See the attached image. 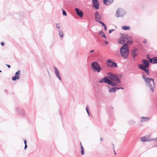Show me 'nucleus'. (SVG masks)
I'll return each instance as SVG.
<instances>
[{"instance_id":"obj_1","label":"nucleus","mask_w":157,"mask_h":157,"mask_svg":"<svg viewBox=\"0 0 157 157\" xmlns=\"http://www.w3.org/2000/svg\"><path fill=\"white\" fill-rule=\"evenodd\" d=\"M104 82L113 87L116 86L118 83H120L121 81L115 74L111 72L108 73L107 76H105L100 79L98 83Z\"/></svg>"},{"instance_id":"obj_2","label":"nucleus","mask_w":157,"mask_h":157,"mask_svg":"<svg viewBox=\"0 0 157 157\" xmlns=\"http://www.w3.org/2000/svg\"><path fill=\"white\" fill-rule=\"evenodd\" d=\"M132 39V37L131 36L130 38L127 40V42L123 44V45L120 48V54L121 56L124 58V59L128 58L129 51L128 45H131L133 43V42Z\"/></svg>"},{"instance_id":"obj_3","label":"nucleus","mask_w":157,"mask_h":157,"mask_svg":"<svg viewBox=\"0 0 157 157\" xmlns=\"http://www.w3.org/2000/svg\"><path fill=\"white\" fill-rule=\"evenodd\" d=\"M142 77L144 79L146 86L149 88L152 92L154 91V88L155 87L154 79L153 78L146 77V75L143 74Z\"/></svg>"},{"instance_id":"obj_4","label":"nucleus","mask_w":157,"mask_h":157,"mask_svg":"<svg viewBox=\"0 0 157 157\" xmlns=\"http://www.w3.org/2000/svg\"><path fill=\"white\" fill-rule=\"evenodd\" d=\"M91 66L93 71L94 72L99 73L102 68L100 67V64L97 62L95 61L91 63Z\"/></svg>"},{"instance_id":"obj_5","label":"nucleus","mask_w":157,"mask_h":157,"mask_svg":"<svg viewBox=\"0 0 157 157\" xmlns=\"http://www.w3.org/2000/svg\"><path fill=\"white\" fill-rule=\"evenodd\" d=\"M141 63L143 64H139L138 68L140 69H142V68H148L150 65V62L146 59H143L141 60Z\"/></svg>"},{"instance_id":"obj_6","label":"nucleus","mask_w":157,"mask_h":157,"mask_svg":"<svg viewBox=\"0 0 157 157\" xmlns=\"http://www.w3.org/2000/svg\"><path fill=\"white\" fill-rule=\"evenodd\" d=\"M106 65L107 67L112 68H116L118 67L117 63L111 59L107 60Z\"/></svg>"},{"instance_id":"obj_7","label":"nucleus","mask_w":157,"mask_h":157,"mask_svg":"<svg viewBox=\"0 0 157 157\" xmlns=\"http://www.w3.org/2000/svg\"><path fill=\"white\" fill-rule=\"evenodd\" d=\"M126 13V12L123 9L118 8L116 11V16L117 17H122Z\"/></svg>"},{"instance_id":"obj_8","label":"nucleus","mask_w":157,"mask_h":157,"mask_svg":"<svg viewBox=\"0 0 157 157\" xmlns=\"http://www.w3.org/2000/svg\"><path fill=\"white\" fill-rule=\"evenodd\" d=\"M95 19L96 22H98L101 24L104 23L101 21L102 20L101 16L99 14L98 12L97 11L95 12Z\"/></svg>"},{"instance_id":"obj_9","label":"nucleus","mask_w":157,"mask_h":157,"mask_svg":"<svg viewBox=\"0 0 157 157\" xmlns=\"http://www.w3.org/2000/svg\"><path fill=\"white\" fill-rule=\"evenodd\" d=\"M93 7L96 10L99 9L100 4L98 0H92Z\"/></svg>"},{"instance_id":"obj_10","label":"nucleus","mask_w":157,"mask_h":157,"mask_svg":"<svg viewBox=\"0 0 157 157\" xmlns=\"http://www.w3.org/2000/svg\"><path fill=\"white\" fill-rule=\"evenodd\" d=\"M21 75V71L19 70L17 71L15 73L14 76L12 77V80L13 81H16V80H18L20 78V75Z\"/></svg>"},{"instance_id":"obj_11","label":"nucleus","mask_w":157,"mask_h":157,"mask_svg":"<svg viewBox=\"0 0 157 157\" xmlns=\"http://www.w3.org/2000/svg\"><path fill=\"white\" fill-rule=\"evenodd\" d=\"M126 41V39L125 38H124L123 36L121 35L120 37L118 39V42L120 44L123 45V44H124V43Z\"/></svg>"},{"instance_id":"obj_12","label":"nucleus","mask_w":157,"mask_h":157,"mask_svg":"<svg viewBox=\"0 0 157 157\" xmlns=\"http://www.w3.org/2000/svg\"><path fill=\"white\" fill-rule=\"evenodd\" d=\"M75 11L77 15L80 17H82L83 16V12L79 8H76L75 9Z\"/></svg>"},{"instance_id":"obj_13","label":"nucleus","mask_w":157,"mask_h":157,"mask_svg":"<svg viewBox=\"0 0 157 157\" xmlns=\"http://www.w3.org/2000/svg\"><path fill=\"white\" fill-rule=\"evenodd\" d=\"M153 140L151 138H149L147 136L142 137L140 138L141 140L143 142H150Z\"/></svg>"},{"instance_id":"obj_14","label":"nucleus","mask_w":157,"mask_h":157,"mask_svg":"<svg viewBox=\"0 0 157 157\" xmlns=\"http://www.w3.org/2000/svg\"><path fill=\"white\" fill-rule=\"evenodd\" d=\"M53 68L54 69L55 71V74L56 77L59 78V80L60 81H61V78L60 75L59 71L58 68L56 67H54Z\"/></svg>"},{"instance_id":"obj_15","label":"nucleus","mask_w":157,"mask_h":157,"mask_svg":"<svg viewBox=\"0 0 157 157\" xmlns=\"http://www.w3.org/2000/svg\"><path fill=\"white\" fill-rule=\"evenodd\" d=\"M148 59L151 64H153L157 63V59L155 57L151 58L148 57Z\"/></svg>"},{"instance_id":"obj_16","label":"nucleus","mask_w":157,"mask_h":157,"mask_svg":"<svg viewBox=\"0 0 157 157\" xmlns=\"http://www.w3.org/2000/svg\"><path fill=\"white\" fill-rule=\"evenodd\" d=\"M16 109L17 113L21 116H24L25 115L24 110L23 109L16 108Z\"/></svg>"},{"instance_id":"obj_17","label":"nucleus","mask_w":157,"mask_h":157,"mask_svg":"<svg viewBox=\"0 0 157 157\" xmlns=\"http://www.w3.org/2000/svg\"><path fill=\"white\" fill-rule=\"evenodd\" d=\"M138 50V49L135 48H134L131 51V55L133 58H134L137 55L136 52Z\"/></svg>"},{"instance_id":"obj_18","label":"nucleus","mask_w":157,"mask_h":157,"mask_svg":"<svg viewBox=\"0 0 157 157\" xmlns=\"http://www.w3.org/2000/svg\"><path fill=\"white\" fill-rule=\"evenodd\" d=\"M114 0H103V2L104 4L106 5H108L113 3Z\"/></svg>"},{"instance_id":"obj_19","label":"nucleus","mask_w":157,"mask_h":157,"mask_svg":"<svg viewBox=\"0 0 157 157\" xmlns=\"http://www.w3.org/2000/svg\"><path fill=\"white\" fill-rule=\"evenodd\" d=\"M108 88H109V91L110 93L115 92L117 90V87H111L110 88H109V86H108Z\"/></svg>"},{"instance_id":"obj_20","label":"nucleus","mask_w":157,"mask_h":157,"mask_svg":"<svg viewBox=\"0 0 157 157\" xmlns=\"http://www.w3.org/2000/svg\"><path fill=\"white\" fill-rule=\"evenodd\" d=\"M141 70L145 72L147 75L150 76V70L149 68H143L142 69H141Z\"/></svg>"},{"instance_id":"obj_21","label":"nucleus","mask_w":157,"mask_h":157,"mask_svg":"<svg viewBox=\"0 0 157 157\" xmlns=\"http://www.w3.org/2000/svg\"><path fill=\"white\" fill-rule=\"evenodd\" d=\"M98 34L99 35H101V37L105 38H106V36L105 35L104 33L102 30L98 32Z\"/></svg>"},{"instance_id":"obj_22","label":"nucleus","mask_w":157,"mask_h":157,"mask_svg":"<svg viewBox=\"0 0 157 157\" xmlns=\"http://www.w3.org/2000/svg\"><path fill=\"white\" fill-rule=\"evenodd\" d=\"M141 122L147 121L150 119V118L148 117H141Z\"/></svg>"},{"instance_id":"obj_23","label":"nucleus","mask_w":157,"mask_h":157,"mask_svg":"<svg viewBox=\"0 0 157 157\" xmlns=\"http://www.w3.org/2000/svg\"><path fill=\"white\" fill-rule=\"evenodd\" d=\"M121 28L123 30H128L130 29V27L128 26L124 25L122 26Z\"/></svg>"},{"instance_id":"obj_24","label":"nucleus","mask_w":157,"mask_h":157,"mask_svg":"<svg viewBox=\"0 0 157 157\" xmlns=\"http://www.w3.org/2000/svg\"><path fill=\"white\" fill-rule=\"evenodd\" d=\"M80 146H81V153L82 155H83L84 154V148L82 146L81 142H80Z\"/></svg>"},{"instance_id":"obj_25","label":"nucleus","mask_w":157,"mask_h":157,"mask_svg":"<svg viewBox=\"0 0 157 157\" xmlns=\"http://www.w3.org/2000/svg\"><path fill=\"white\" fill-rule=\"evenodd\" d=\"M59 33V35L61 38H62L63 37V32L62 30H58Z\"/></svg>"},{"instance_id":"obj_26","label":"nucleus","mask_w":157,"mask_h":157,"mask_svg":"<svg viewBox=\"0 0 157 157\" xmlns=\"http://www.w3.org/2000/svg\"><path fill=\"white\" fill-rule=\"evenodd\" d=\"M128 123L130 125H132L135 123V121L133 120H131L128 121Z\"/></svg>"},{"instance_id":"obj_27","label":"nucleus","mask_w":157,"mask_h":157,"mask_svg":"<svg viewBox=\"0 0 157 157\" xmlns=\"http://www.w3.org/2000/svg\"><path fill=\"white\" fill-rule=\"evenodd\" d=\"M121 35H123V37H124V38H125L126 39V40L129 38H130V37L131 36H128V34L125 35L124 34H122Z\"/></svg>"},{"instance_id":"obj_28","label":"nucleus","mask_w":157,"mask_h":157,"mask_svg":"<svg viewBox=\"0 0 157 157\" xmlns=\"http://www.w3.org/2000/svg\"><path fill=\"white\" fill-rule=\"evenodd\" d=\"M63 12V15L64 16H66L67 15L66 11L63 9H61Z\"/></svg>"},{"instance_id":"obj_29","label":"nucleus","mask_w":157,"mask_h":157,"mask_svg":"<svg viewBox=\"0 0 157 157\" xmlns=\"http://www.w3.org/2000/svg\"><path fill=\"white\" fill-rule=\"evenodd\" d=\"M119 79H120V78H121L122 77V74H115Z\"/></svg>"},{"instance_id":"obj_30","label":"nucleus","mask_w":157,"mask_h":157,"mask_svg":"<svg viewBox=\"0 0 157 157\" xmlns=\"http://www.w3.org/2000/svg\"><path fill=\"white\" fill-rule=\"evenodd\" d=\"M101 25L104 27V30L105 31H106L107 29V27L105 24L104 23H103Z\"/></svg>"},{"instance_id":"obj_31","label":"nucleus","mask_w":157,"mask_h":157,"mask_svg":"<svg viewBox=\"0 0 157 157\" xmlns=\"http://www.w3.org/2000/svg\"><path fill=\"white\" fill-rule=\"evenodd\" d=\"M60 23H56V27L58 29H59L60 28Z\"/></svg>"},{"instance_id":"obj_32","label":"nucleus","mask_w":157,"mask_h":157,"mask_svg":"<svg viewBox=\"0 0 157 157\" xmlns=\"http://www.w3.org/2000/svg\"><path fill=\"white\" fill-rule=\"evenodd\" d=\"M86 110L87 113H89V108L88 105H87L86 106Z\"/></svg>"},{"instance_id":"obj_33","label":"nucleus","mask_w":157,"mask_h":157,"mask_svg":"<svg viewBox=\"0 0 157 157\" xmlns=\"http://www.w3.org/2000/svg\"><path fill=\"white\" fill-rule=\"evenodd\" d=\"M115 29H111L109 30L108 32L109 33H111L112 32L114 31H115Z\"/></svg>"},{"instance_id":"obj_34","label":"nucleus","mask_w":157,"mask_h":157,"mask_svg":"<svg viewBox=\"0 0 157 157\" xmlns=\"http://www.w3.org/2000/svg\"><path fill=\"white\" fill-rule=\"evenodd\" d=\"M1 44L2 46H3L5 45V43L2 41L1 42Z\"/></svg>"},{"instance_id":"obj_35","label":"nucleus","mask_w":157,"mask_h":157,"mask_svg":"<svg viewBox=\"0 0 157 157\" xmlns=\"http://www.w3.org/2000/svg\"><path fill=\"white\" fill-rule=\"evenodd\" d=\"M143 43H147V40L146 39H144L143 41Z\"/></svg>"},{"instance_id":"obj_36","label":"nucleus","mask_w":157,"mask_h":157,"mask_svg":"<svg viewBox=\"0 0 157 157\" xmlns=\"http://www.w3.org/2000/svg\"><path fill=\"white\" fill-rule=\"evenodd\" d=\"M117 90H118L120 89H122V90L124 89V88L123 87H117Z\"/></svg>"},{"instance_id":"obj_37","label":"nucleus","mask_w":157,"mask_h":157,"mask_svg":"<svg viewBox=\"0 0 157 157\" xmlns=\"http://www.w3.org/2000/svg\"><path fill=\"white\" fill-rule=\"evenodd\" d=\"M24 141L25 145L27 144V141L26 139L24 140Z\"/></svg>"},{"instance_id":"obj_38","label":"nucleus","mask_w":157,"mask_h":157,"mask_svg":"<svg viewBox=\"0 0 157 157\" xmlns=\"http://www.w3.org/2000/svg\"><path fill=\"white\" fill-rule=\"evenodd\" d=\"M27 147V144H25V147H24V150H26Z\"/></svg>"},{"instance_id":"obj_39","label":"nucleus","mask_w":157,"mask_h":157,"mask_svg":"<svg viewBox=\"0 0 157 157\" xmlns=\"http://www.w3.org/2000/svg\"><path fill=\"white\" fill-rule=\"evenodd\" d=\"M6 65L8 67V68H10L11 67L10 65L8 64H6Z\"/></svg>"},{"instance_id":"obj_40","label":"nucleus","mask_w":157,"mask_h":157,"mask_svg":"<svg viewBox=\"0 0 157 157\" xmlns=\"http://www.w3.org/2000/svg\"><path fill=\"white\" fill-rule=\"evenodd\" d=\"M104 42L106 44H107L109 43V42L105 40Z\"/></svg>"},{"instance_id":"obj_41","label":"nucleus","mask_w":157,"mask_h":157,"mask_svg":"<svg viewBox=\"0 0 157 157\" xmlns=\"http://www.w3.org/2000/svg\"><path fill=\"white\" fill-rule=\"evenodd\" d=\"M94 51V50H90V53H92Z\"/></svg>"},{"instance_id":"obj_42","label":"nucleus","mask_w":157,"mask_h":157,"mask_svg":"<svg viewBox=\"0 0 157 157\" xmlns=\"http://www.w3.org/2000/svg\"><path fill=\"white\" fill-rule=\"evenodd\" d=\"M153 139V140H157V137L155 138H154V139Z\"/></svg>"},{"instance_id":"obj_43","label":"nucleus","mask_w":157,"mask_h":157,"mask_svg":"<svg viewBox=\"0 0 157 157\" xmlns=\"http://www.w3.org/2000/svg\"><path fill=\"white\" fill-rule=\"evenodd\" d=\"M5 92L6 93V94H7L8 93V91L6 89L5 90Z\"/></svg>"},{"instance_id":"obj_44","label":"nucleus","mask_w":157,"mask_h":157,"mask_svg":"<svg viewBox=\"0 0 157 157\" xmlns=\"http://www.w3.org/2000/svg\"><path fill=\"white\" fill-rule=\"evenodd\" d=\"M103 140V138L101 137L100 139V141H102Z\"/></svg>"},{"instance_id":"obj_45","label":"nucleus","mask_w":157,"mask_h":157,"mask_svg":"<svg viewBox=\"0 0 157 157\" xmlns=\"http://www.w3.org/2000/svg\"><path fill=\"white\" fill-rule=\"evenodd\" d=\"M88 115L89 116H90V112L89 113H87Z\"/></svg>"},{"instance_id":"obj_46","label":"nucleus","mask_w":157,"mask_h":157,"mask_svg":"<svg viewBox=\"0 0 157 157\" xmlns=\"http://www.w3.org/2000/svg\"><path fill=\"white\" fill-rule=\"evenodd\" d=\"M112 145L113 146V148L114 149V145L113 144V143H112Z\"/></svg>"},{"instance_id":"obj_47","label":"nucleus","mask_w":157,"mask_h":157,"mask_svg":"<svg viewBox=\"0 0 157 157\" xmlns=\"http://www.w3.org/2000/svg\"><path fill=\"white\" fill-rule=\"evenodd\" d=\"M157 147V145H155L154 146H153V147Z\"/></svg>"},{"instance_id":"obj_48","label":"nucleus","mask_w":157,"mask_h":157,"mask_svg":"<svg viewBox=\"0 0 157 157\" xmlns=\"http://www.w3.org/2000/svg\"><path fill=\"white\" fill-rule=\"evenodd\" d=\"M111 108H112L113 109V107L112 106H111Z\"/></svg>"},{"instance_id":"obj_49","label":"nucleus","mask_w":157,"mask_h":157,"mask_svg":"<svg viewBox=\"0 0 157 157\" xmlns=\"http://www.w3.org/2000/svg\"><path fill=\"white\" fill-rule=\"evenodd\" d=\"M115 27L116 29L117 28V27L116 26H115Z\"/></svg>"},{"instance_id":"obj_50","label":"nucleus","mask_w":157,"mask_h":157,"mask_svg":"<svg viewBox=\"0 0 157 157\" xmlns=\"http://www.w3.org/2000/svg\"><path fill=\"white\" fill-rule=\"evenodd\" d=\"M2 72V71L0 70V72Z\"/></svg>"},{"instance_id":"obj_51","label":"nucleus","mask_w":157,"mask_h":157,"mask_svg":"<svg viewBox=\"0 0 157 157\" xmlns=\"http://www.w3.org/2000/svg\"><path fill=\"white\" fill-rule=\"evenodd\" d=\"M114 154H115V155H116V153H114Z\"/></svg>"},{"instance_id":"obj_52","label":"nucleus","mask_w":157,"mask_h":157,"mask_svg":"<svg viewBox=\"0 0 157 157\" xmlns=\"http://www.w3.org/2000/svg\"><path fill=\"white\" fill-rule=\"evenodd\" d=\"M156 57V59H157V56H156V57Z\"/></svg>"}]
</instances>
